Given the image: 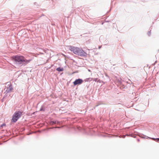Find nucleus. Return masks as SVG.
<instances>
[{"label": "nucleus", "instance_id": "f257e3e1", "mask_svg": "<svg viewBox=\"0 0 159 159\" xmlns=\"http://www.w3.org/2000/svg\"><path fill=\"white\" fill-rule=\"evenodd\" d=\"M13 61L16 64L21 65L23 64L26 65L32 61V59L27 60L22 56L16 55L12 57Z\"/></svg>", "mask_w": 159, "mask_h": 159}, {"label": "nucleus", "instance_id": "f03ea898", "mask_svg": "<svg viewBox=\"0 0 159 159\" xmlns=\"http://www.w3.org/2000/svg\"><path fill=\"white\" fill-rule=\"evenodd\" d=\"M69 49L75 54L79 56L86 57L87 54L82 49L79 48L72 46H69Z\"/></svg>", "mask_w": 159, "mask_h": 159}, {"label": "nucleus", "instance_id": "7ed1b4c3", "mask_svg": "<svg viewBox=\"0 0 159 159\" xmlns=\"http://www.w3.org/2000/svg\"><path fill=\"white\" fill-rule=\"evenodd\" d=\"M23 111H16L13 115L11 122H16L20 118L22 115Z\"/></svg>", "mask_w": 159, "mask_h": 159}, {"label": "nucleus", "instance_id": "20e7f679", "mask_svg": "<svg viewBox=\"0 0 159 159\" xmlns=\"http://www.w3.org/2000/svg\"><path fill=\"white\" fill-rule=\"evenodd\" d=\"M83 82V80L81 79H78L75 80L73 84L74 85H76L77 84H81Z\"/></svg>", "mask_w": 159, "mask_h": 159}, {"label": "nucleus", "instance_id": "39448f33", "mask_svg": "<svg viewBox=\"0 0 159 159\" xmlns=\"http://www.w3.org/2000/svg\"><path fill=\"white\" fill-rule=\"evenodd\" d=\"M12 89V87L11 85H10L8 88H7L6 91L7 93L10 92L11 91Z\"/></svg>", "mask_w": 159, "mask_h": 159}, {"label": "nucleus", "instance_id": "423d86ee", "mask_svg": "<svg viewBox=\"0 0 159 159\" xmlns=\"http://www.w3.org/2000/svg\"><path fill=\"white\" fill-rule=\"evenodd\" d=\"M56 70H57L58 71H61L63 70V69L62 68H61L60 67H58L56 69Z\"/></svg>", "mask_w": 159, "mask_h": 159}, {"label": "nucleus", "instance_id": "0eeeda50", "mask_svg": "<svg viewBox=\"0 0 159 159\" xmlns=\"http://www.w3.org/2000/svg\"><path fill=\"white\" fill-rule=\"evenodd\" d=\"M58 123V122H57V121H51V124H52V125H53V124H56V123Z\"/></svg>", "mask_w": 159, "mask_h": 159}, {"label": "nucleus", "instance_id": "6e6552de", "mask_svg": "<svg viewBox=\"0 0 159 159\" xmlns=\"http://www.w3.org/2000/svg\"><path fill=\"white\" fill-rule=\"evenodd\" d=\"M152 139L153 140H155L156 139H154V138H152Z\"/></svg>", "mask_w": 159, "mask_h": 159}, {"label": "nucleus", "instance_id": "1a4fd4ad", "mask_svg": "<svg viewBox=\"0 0 159 159\" xmlns=\"http://www.w3.org/2000/svg\"><path fill=\"white\" fill-rule=\"evenodd\" d=\"M156 139L158 140H159V138H157Z\"/></svg>", "mask_w": 159, "mask_h": 159}, {"label": "nucleus", "instance_id": "9d476101", "mask_svg": "<svg viewBox=\"0 0 159 159\" xmlns=\"http://www.w3.org/2000/svg\"><path fill=\"white\" fill-rule=\"evenodd\" d=\"M2 125H3V126L5 125V124H4Z\"/></svg>", "mask_w": 159, "mask_h": 159}]
</instances>
